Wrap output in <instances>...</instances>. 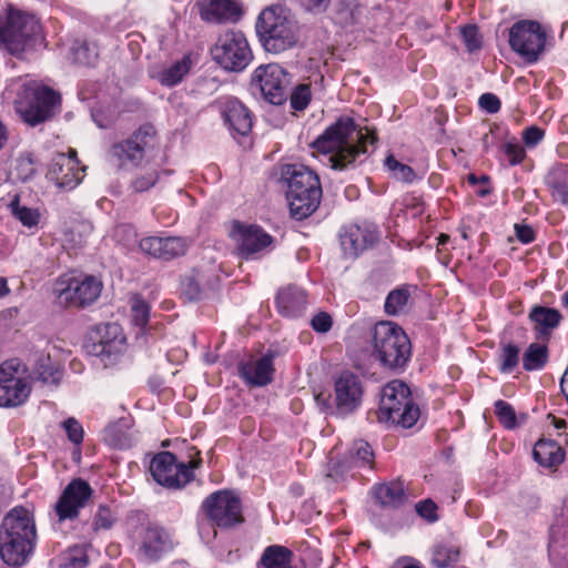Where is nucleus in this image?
I'll use <instances>...</instances> for the list:
<instances>
[{
  "mask_svg": "<svg viewBox=\"0 0 568 568\" xmlns=\"http://www.w3.org/2000/svg\"><path fill=\"white\" fill-rule=\"evenodd\" d=\"M374 130L357 125L353 118L341 116L311 143V148L326 158L325 164L336 171H345L361 163L377 143Z\"/></svg>",
  "mask_w": 568,
  "mask_h": 568,
  "instance_id": "1",
  "label": "nucleus"
},
{
  "mask_svg": "<svg viewBox=\"0 0 568 568\" xmlns=\"http://www.w3.org/2000/svg\"><path fill=\"white\" fill-rule=\"evenodd\" d=\"M255 32L265 51L281 53L295 48L301 40V26L291 8L272 3L261 10Z\"/></svg>",
  "mask_w": 568,
  "mask_h": 568,
  "instance_id": "2",
  "label": "nucleus"
},
{
  "mask_svg": "<svg viewBox=\"0 0 568 568\" xmlns=\"http://www.w3.org/2000/svg\"><path fill=\"white\" fill-rule=\"evenodd\" d=\"M282 175L287 183L286 199L292 216L304 220L312 215L322 199L317 174L303 164H287Z\"/></svg>",
  "mask_w": 568,
  "mask_h": 568,
  "instance_id": "3",
  "label": "nucleus"
},
{
  "mask_svg": "<svg viewBox=\"0 0 568 568\" xmlns=\"http://www.w3.org/2000/svg\"><path fill=\"white\" fill-rule=\"evenodd\" d=\"M156 144L155 128L143 124L128 138L113 142L108 149V159L120 171L138 170L150 163Z\"/></svg>",
  "mask_w": 568,
  "mask_h": 568,
  "instance_id": "4",
  "label": "nucleus"
},
{
  "mask_svg": "<svg viewBox=\"0 0 568 568\" xmlns=\"http://www.w3.org/2000/svg\"><path fill=\"white\" fill-rule=\"evenodd\" d=\"M419 417V407L414 402L412 392L404 382L394 379L382 388L377 412L379 423L410 428Z\"/></svg>",
  "mask_w": 568,
  "mask_h": 568,
  "instance_id": "5",
  "label": "nucleus"
},
{
  "mask_svg": "<svg viewBox=\"0 0 568 568\" xmlns=\"http://www.w3.org/2000/svg\"><path fill=\"white\" fill-rule=\"evenodd\" d=\"M373 353L383 366L403 369L412 356V345L407 334L397 324L382 321L372 329Z\"/></svg>",
  "mask_w": 568,
  "mask_h": 568,
  "instance_id": "6",
  "label": "nucleus"
},
{
  "mask_svg": "<svg viewBox=\"0 0 568 568\" xmlns=\"http://www.w3.org/2000/svg\"><path fill=\"white\" fill-rule=\"evenodd\" d=\"M23 97L16 101V111L27 124L36 126L50 120L58 111L60 94L34 81L23 83Z\"/></svg>",
  "mask_w": 568,
  "mask_h": 568,
  "instance_id": "7",
  "label": "nucleus"
},
{
  "mask_svg": "<svg viewBox=\"0 0 568 568\" xmlns=\"http://www.w3.org/2000/svg\"><path fill=\"white\" fill-rule=\"evenodd\" d=\"M103 284L93 275H63L54 284L53 294L64 307H87L101 295Z\"/></svg>",
  "mask_w": 568,
  "mask_h": 568,
  "instance_id": "8",
  "label": "nucleus"
},
{
  "mask_svg": "<svg viewBox=\"0 0 568 568\" xmlns=\"http://www.w3.org/2000/svg\"><path fill=\"white\" fill-rule=\"evenodd\" d=\"M211 53L221 68L232 72L244 70L252 60V51L244 33L235 30L221 34Z\"/></svg>",
  "mask_w": 568,
  "mask_h": 568,
  "instance_id": "9",
  "label": "nucleus"
},
{
  "mask_svg": "<svg viewBox=\"0 0 568 568\" xmlns=\"http://www.w3.org/2000/svg\"><path fill=\"white\" fill-rule=\"evenodd\" d=\"M200 464L201 459L191 460L187 464L178 463L174 454L161 452L152 458L150 473L159 485L179 489L194 478L193 469L197 468Z\"/></svg>",
  "mask_w": 568,
  "mask_h": 568,
  "instance_id": "10",
  "label": "nucleus"
},
{
  "mask_svg": "<svg viewBox=\"0 0 568 568\" xmlns=\"http://www.w3.org/2000/svg\"><path fill=\"white\" fill-rule=\"evenodd\" d=\"M202 508L212 526L221 529H230L244 521L241 499L231 490L212 493L204 499Z\"/></svg>",
  "mask_w": 568,
  "mask_h": 568,
  "instance_id": "11",
  "label": "nucleus"
},
{
  "mask_svg": "<svg viewBox=\"0 0 568 568\" xmlns=\"http://www.w3.org/2000/svg\"><path fill=\"white\" fill-rule=\"evenodd\" d=\"M230 236L236 243L239 255L244 260L260 258L275 247V239L257 224L235 221Z\"/></svg>",
  "mask_w": 568,
  "mask_h": 568,
  "instance_id": "12",
  "label": "nucleus"
},
{
  "mask_svg": "<svg viewBox=\"0 0 568 568\" xmlns=\"http://www.w3.org/2000/svg\"><path fill=\"white\" fill-rule=\"evenodd\" d=\"M546 32L534 20H520L509 30V45L526 62L535 63L545 50Z\"/></svg>",
  "mask_w": 568,
  "mask_h": 568,
  "instance_id": "13",
  "label": "nucleus"
},
{
  "mask_svg": "<svg viewBox=\"0 0 568 568\" xmlns=\"http://www.w3.org/2000/svg\"><path fill=\"white\" fill-rule=\"evenodd\" d=\"M40 29L34 16L10 9L7 23L2 27V45L11 55L20 58L27 43L40 32Z\"/></svg>",
  "mask_w": 568,
  "mask_h": 568,
  "instance_id": "14",
  "label": "nucleus"
},
{
  "mask_svg": "<svg viewBox=\"0 0 568 568\" xmlns=\"http://www.w3.org/2000/svg\"><path fill=\"white\" fill-rule=\"evenodd\" d=\"M252 83L258 87L267 102L280 105L286 101L291 77L282 65L268 63L255 69Z\"/></svg>",
  "mask_w": 568,
  "mask_h": 568,
  "instance_id": "15",
  "label": "nucleus"
},
{
  "mask_svg": "<svg viewBox=\"0 0 568 568\" xmlns=\"http://www.w3.org/2000/svg\"><path fill=\"white\" fill-rule=\"evenodd\" d=\"M93 489L82 478L72 479L62 490L54 504V514L58 523L74 520L91 500Z\"/></svg>",
  "mask_w": 568,
  "mask_h": 568,
  "instance_id": "16",
  "label": "nucleus"
},
{
  "mask_svg": "<svg viewBox=\"0 0 568 568\" xmlns=\"http://www.w3.org/2000/svg\"><path fill=\"white\" fill-rule=\"evenodd\" d=\"M364 385L359 376L344 371L334 381V405L338 415L353 414L362 405Z\"/></svg>",
  "mask_w": 568,
  "mask_h": 568,
  "instance_id": "17",
  "label": "nucleus"
},
{
  "mask_svg": "<svg viewBox=\"0 0 568 568\" xmlns=\"http://www.w3.org/2000/svg\"><path fill=\"white\" fill-rule=\"evenodd\" d=\"M138 551L148 560H156L172 549L166 531L155 525H142L134 539Z\"/></svg>",
  "mask_w": 568,
  "mask_h": 568,
  "instance_id": "18",
  "label": "nucleus"
},
{
  "mask_svg": "<svg viewBox=\"0 0 568 568\" xmlns=\"http://www.w3.org/2000/svg\"><path fill=\"white\" fill-rule=\"evenodd\" d=\"M189 246V241L180 236H149L140 241L144 253L165 261L184 255Z\"/></svg>",
  "mask_w": 568,
  "mask_h": 568,
  "instance_id": "19",
  "label": "nucleus"
},
{
  "mask_svg": "<svg viewBox=\"0 0 568 568\" xmlns=\"http://www.w3.org/2000/svg\"><path fill=\"white\" fill-rule=\"evenodd\" d=\"M84 170V166L80 168L78 159L59 153L52 160L49 174L57 186L72 190L82 181Z\"/></svg>",
  "mask_w": 568,
  "mask_h": 568,
  "instance_id": "20",
  "label": "nucleus"
},
{
  "mask_svg": "<svg viewBox=\"0 0 568 568\" xmlns=\"http://www.w3.org/2000/svg\"><path fill=\"white\" fill-rule=\"evenodd\" d=\"M377 240L378 235L375 230L359 225L346 226L339 234L342 250L348 258L357 257Z\"/></svg>",
  "mask_w": 568,
  "mask_h": 568,
  "instance_id": "21",
  "label": "nucleus"
},
{
  "mask_svg": "<svg viewBox=\"0 0 568 568\" xmlns=\"http://www.w3.org/2000/svg\"><path fill=\"white\" fill-rule=\"evenodd\" d=\"M273 356L263 355L258 359H248L239 364L240 376L244 382L254 387H261L273 381L274 374Z\"/></svg>",
  "mask_w": 568,
  "mask_h": 568,
  "instance_id": "22",
  "label": "nucleus"
},
{
  "mask_svg": "<svg viewBox=\"0 0 568 568\" xmlns=\"http://www.w3.org/2000/svg\"><path fill=\"white\" fill-rule=\"evenodd\" d=\"M6 537L37 541V529L32 515L24 507H14L2 519Z\"/></svg>",
  "mask_w": 568,
  "mask_h": 568,
  "instance_id": "23",
  "label": "nucleus"
},
{
  "mask_svg": "<svg viewBox=\"0 0 568 568\" xmlns=\"http://www.w3.org/2000/svg\"><path fill=\"white\" fill-rule=\"evenodd\" d=\"M241 14L235 0H204L200 4L201 19L210 23L236 22Z\"/></svg>",
  "mask_w": 568,
  "mask_h": 568,
  "instance_id": "24",
  "label": "nucleus"
},
{
  "mask_svg": "<svg viewBox=\"0 0 568 568\" xmlns=\"http://www.w3.org/2000/svg\"><path fill=\"white\" fill-rule=\"evenodd\" d=\"M528 320L532 324V329L538 339L548 341L552 332L559 327L562 315L552 307L534 305L528 314Z\"/></svg>",
  "mask_w": 568,
  "mask_h": 568,
  "instance_id": "25",
  "label": "nucleus"
},
{
  "mask_svg": "<svg viewBox=\"0 0 568 568\" xmlns=\"http://www.w3.org/2000/svg\"><path fill=\"white\" fill-rule=\"evenodd\" d=\"M36 542L30 539L6 537L2 539V562L20 568L29 560Z\"/></svg>",
  "mask_w": 568,
  "mask_h": 568,
  "instance_id": "26",
  "label": "nucleus"
},
{
  "mask_svg": "<svg viewBox=\"0 0 568 568\" xmlns=\"http://www.w3.org/2000/svg\"><path fill=\"white\" fill-rule=\"evenodd\" d=\"M307 305V296L304 290L290 285L282 288L276 296L278 312L286 317L301 316Z\"/></svg>",
  "mask_w": 568,
  "mask_h": 568,
  "instance_id": "27",
  "label": "nucleus"
},
{
  "mask_svg": "<svg viewBox=\"0 0 568 568\" xmlns=\"http://www.w3.org/2000/svg\"><path fill=\"white\" fill-rule=\"evenodd\" d=\"M230 128L241 135H246L252 129V115L248 109L237 99L231 98L225 102L223 111Z\"/></svg>",
  "mask_w": 568,
  "mask_h": 568,
  "instance_id": "28",
  "label": "nucleus"
},
{
  "mask_svg": "<svg viewBox=\"0 0 568 568\" xmlns=\"http://www.w3.org/2000/svg\"><path fill=\"white\" fill-rule=\"evenodd\" d=\"M546 185L555 202L568 206V164L555 165L546 176Z\"/></svg>",
  "mask_w": 568,
  "mask_h": 568,
  "instance_id": "29",
  "label": "nucleus"
},
{
  "mask_svg": "<svg viewBox=\"0 0 568 568\" xmlns=\"http://www.w3.org/2000/svg\"><path fill=\"white\" fill-rule=\"evenodd\" d=\"M374 496L384 508H398L407 500L404 485L398 480L376 485Z\"/></svg>",
  "mask_w": 568,
  "mask_h": 568,
  "instance_id": "30",
  "label": "nucleus"
},
{
  "mask_svg": "<svg viewBox=\"0 0 568 568\" xmlns=\"http://www.w3.org/2000/svg\"><path fill=\"white\" fill-rule=\"evenodd\" d=\"M32 378H9L2 384V406L17 407L22 405L31 393Z\"/></svg>",
  "mask_w": 568,
  "mask_h": 568,
  "instance_id": "31",
  "label": "nucleus"
},
{
  "mask_svg": "<svg viewBox=\"0 0 568 568\" xmlns=\"http://www.w3.org/2000/svg\"><path fill=\"white\" fill-rule=\"evenodd\" d=\"M192 59L190 54H185L182 59L175 61L170 67L158 71L152 77L163 87L172 88L183 81L185 75L192 69Z\"/></svg>",
  "mask_w": 568,
  "mask_h": 568,
  "instance_id": "32",
  "label": "nucleus"
},
{
  "mask_svg": "<svg viewBox=\"0 0 568 568\" xmlns=\"http://www.w3.org/2000/svg\"><path fill=\"white\" fill-rule=\"evenodd\" d=\"M532 454L535 460L544 467H556L565 459L564 449L552 439H539Z\"/></svg>",
  "mask_w": 568,
  "mask_h": 568,
  "instance_id": "33",
  "label": "nucleus"
},
{
  "mask_svg": "<svg viewBox=\"0 0 568 568\" xmlns=\"http://www.w3.org/2000/svg\"><path fill=\"white\" fill-rule=\"evenodd\" d=\"M293 551L282 545L267 546L257 562V568H294Z\"/></svg>",
  "mask_w": 568,
  "mask_h": 568,
  "instance_id": "34",
  "label": "nucleus"
},
{
  "mask_svg": "<svg viewBox=\"0 0 568 568\" xmlns=\"http://www.w3.org/2000/svg\"><path fill=\"white\" fill-rule=\"evenodd\" d=\"M132 172L134 174L130 180L129 190L134 193H143L151 190L160 179L159 165L154 164L152 159L149 164H144Z\"/></svg>",
  "mask_w": 568,
  "mask_h": 568,
  "instance_id": "35",
  "label": "nucleus"
},
{
  "mask_svg": "<svg viewBox=\"0 0 568 568\" xmlns=\"http://www.w3.org/2000/svg\"><path fill=\"white\" fill-rule=\"evenodd\" d=\"M568 530L561 528H552L548 554L550 560L559 568H568Z\"/></svg>",
  "mask_w": 568,
  "mask_h": 568,
  "instance_id": "36",
  "label": "nucleus"
},
{
  "mask_svg": "<svg viewBox=\"0 0 568 568\" xmlns=\"http://www.w3.org/2000/svg\"><path fill=\"white\" fill-rule=\"evenodd\" d=\"M100 354L112 355L121 353L124 349L125 337L121 332V327L115 324H106L100 331Z\"/></svg>",
  "mask_w": 568,
  "mask_h": 568,
  "instance_id": "37",
  "label": "nucleus"
},
{
  "mask_svg": "<svg viewBox=\"0 0 568 568\" xmlns=\"http://www.w3.org/2000/svg\"><path fill=\"white\" fill-rule=\"evenodd\" d=\"M37 173V161L31 152H21L10 164L8 176L12 181L26 182Z\"/></svg>",
  "mask_w": 568,
  "mask_h": 568,
  "instance_id": "38",
  "label": "nucleus"
},
{
  "mask_svg": "<svg viewBox=\"0 0 568 568\" xmlns=\"http://www.w3.org/2000/svg\"><path fill=\"white\" fill-rule=\"evenodd\" d=\"M12 216L18 220L22 226L32 230L37 229L41 221V213L38 209L20 204L19 195L16 194L8 204Z\"/></svg>",
  "mask_w": 568,
  "mask_h": 568,
  "instance_id": "39",
  "label": "nucleus"
},
{
  "mask_svg": "<svg viewBox=\"0 0 568 568\" xmlns=\"http://www.w3.org/2000/svg\"><path fill=\"white\" fill-rule=\"evenodd\" d=\"M548 357L547 345L531 343L523 354V368L527 372L540 371L548 363Z\"/></svg>",
  "mask_w": 568,
  "mask_h": 568,
  "instance_id": "40",
  "label": "nucleus"
},
{
  "mask_svg": "<svg viewBox=\"0 0 568 568\" xmlns=\"http://www.w3.org/2000/svg\"><path fill=\"white\" fill-rule=\"evenodd\" d=\"M33 371L43 383H57L60 379L58 365L47 353L34 354Z\"/></svg>",
  "mask_w": 568,
  "mask_h": 568,
  "instance_id": "41",
  "label": "nucleus"
},
{
  "mask_svg": "<svg viewBox=\"0 0 568 568\" xmlns=\"http://www.w3.org/2000/svg\"><path fill=\"white\" fill-rule=\"evenodd\" d=\"M409 300L410 293L406 287H398L390 291L385 300V313L389 316H396L404 313Z\"/></svg>",
  "mask_w": 568,
  "mask_h": 568,
  "instance_id": "42",
  "label": "nucleus"
},
{
  "mask_svg": "<svg viewBox=\"0 0 568 568\" xmlns=\"http://www.w3.org/2000/svg\"><path fill=\"white\" fill-rule=\"evenodd\" d=\"M88 564L87 548L80 545L69 547L59 557L60 568H85Z\"/></svg>",
  "mask_w": 568,
  "mask_h": 568,
  "instance_id": "43",
  "label": "nucleus"
},
{
  "mask_svg": "<svg viewBox=\"0 0 568 568\" xmlns=\"http://www.w3.org/2000/svg\"><path fill=\"white\" fill-rule=\"evenodd\" d=\"M374 459V453L371 445L365 440H356L349 450L348 463L352 467L371 466Z\"/></svg>",
  "mask_w": 568,
  "mask_h": 568,
  "instance_id": "44",
  "label": "nucleus"
},
{
  "mask_svg": "<svg viewBox=\"0 0 568 568\" xmlns=\"http://www.w3.org/2000/svg\"><path fill=\"white\" fill-rule=\"evenodd\" d=\"M520 347L514 343L501 345L499 354V369L501 373H511L519 363Z\"/></svg>",
  "mask_w": 568,
  "mask_h": 568,
  "instance_id": "45",
  "label": "nucleus"
},
{
  "mask_svg": "<svg viewBox=\"0 0 568 568\" xmlns=\"http://www.w3.org/2000/svg\"><path fill=\"white\" fill-rule=\"evenodd\" d=\"M130 306L133 323L139 327H145L150 318V305L136 294L131 297Z\"/></svg>",
  "mask_w": 568,
  "mask_h": 568,
  "instance_id": "46",
  "label": "nucleus"
},
{
  "mask_svg": "<svg viewBox=\"0 0 568 568\" xmlns=\"http://www.w3.org/2000/svg\"><path fill=\"white\" fill-rule=\"evenodd\" d=\"M22 377L31 378V375L27 365L20 358L13 357L2 363V384L9 378L18 379Z\"/></svg>",
  "mask_w": 568,
  "mask_h": 568,
  "instance_id": "47",
  "label": "nucleus"
},
{
  "mask_svg": "<svg viewBox=\"0 0 568 568\" xmlns=\"http://www.w3.org/2000/svg\"><path fill=\"white\" fill-rule=\"evenodd\" d=\"M385 166L393 172L394 176L399 181L413 183L417 179L415 171L409 165L400 163L393 155L386 158Z\"/></svg>",
  "mask_w": 568,
  "mask_h": 568,
  "instance_id": "48",
  "label": "nucleus"
},
{
  "mask_svg": "<svg viewBox=\"0 0 568 568\" xmlns=\"http://www.w3.org/2000/svg\"><path fill=\"white\" fill-rule=\"evenodd\" d=\"M312 100L311 85L301 83L294 88L290 97L291 108L295 111H304Z\"/></svg>",
  "mask_w": 568,
  "mask_h": 568,
  "instance_id": "49",
  "label": "nucleus"
},
{
  "mask_svg": "<svg viewBox=\"0 0 568 568\" xmlns=\"http://www.w3.org/2000/svg\"><path fill=\"white\" fill-rule=\"evenodd\" d=\"M494 406H495V414L498 417V420L500 422V424L505 428L513 429L517 426L516 413L509 403H507L503 399H499V400L495 402Z\"/></svg>",
  "mask_w": 568,
  "mask_h": 568,
  "instance_id": "50",
  "label": "nucleus"
},
{
  "mask_svg": "<svg viewBox=\"0 0 568 568\" xmlns=\"http://www.w3.org/2000/svg\"><path fill=\"white\" fill-rule=\"evenodd\" d=\"M457 556V551L445 546H437L433 551L432 564L437 568H446L456 561Z\"/></svg>",
  "mask_w": 568,
  "mask_h": 568,
  "instance_id": "51",
  "label": "nucleus"
},
{
  "mask_svg": "<svg viewBox=\"0 0 568 568\" xmlns=\"http://www.w3.org/2000/svg\"><path fill=\"white\" fill-rule=\"evenodd\" d=\"M113 523L114 517L110 508L104 505H100L93 518V531L99 532L100 530H108L112 527Z\"/></svg>",
  "mask_w": 568,
  "mask_h": 568,
  "instance_id": "52",
  "label": "nucleus"
},
{
  "mask_svg": "<svg viewBox=\"0 0 568 568\" xmlns=\"http://www.w3.org/2000/svg\"><path fill=\"white\" fill-rule=\"evenodd\" d=\"M463 41L469 52L476 51L481 47V37L477 26L467 24L460 28Z\"/></svg>",
  "mask_w": 568,
  "mask_h": 568,
  "instance_id": "53",
  "label": "nucleus"
},
{
  "mask_svg": "<svg viewBox=\"0 0 568 568\" xmlns=\"http://www.w3.org/2000/svg\"><path fill=\"white\" fill-rule=\"evenodd\" d=\"M357 3L355 0H337L335 3V11L337 19L341 23H352L355 17Z\"/></svg>",
  "mask_w": 568,
  "mask_h": 568,
  "instance_id": "54",
  "label": "nucleus"
},
{
  "mask_svg": "<svg viewBox=\"0 0 568 568\" xmlns=\"http://www.w3.org/2000/svg\"><path fill=\"white\" fill-rule=\"evenodd\" d=\"M62 427L71 443L74 445H80L82 443L84 434L83 427L74 417L67 418L62 423Z\"/></svg>",
  "mask_w": 568,
  "mask_h": 568,
  "instance_id": "55",
  "label": "nucleus"
},
{
  "mask_svg": "<svg viewBox=\"0 0 568 568\" xmlns=\"http://www.w3.org/2000/svg\"><path fill=\"white\" fill-rule=\"evenodd\" d=\"M418 516L428 523H436L438 520V507L432 499H425L415 505Z\"/></svg>",
  "mask_w": 568,
  "mask_h": 568,
  "instance_id": "56",
  "label": "nucleus"
},
{
  "mask_svg": "<svg viewBox=\"0 0 568 568\" xmlns=\"http://www.w3.org/2000/svg\"><path fill=\"white\" fill-rule=\"evenodd\" d=\"M182 293L189 301H195L201 297L202 291L194 277L186 276L182 281Z\"/></svg>",
  "mask_w": 568,
  "mask_h": 568,
  "instance_id": "57",
  "label": "nucleus"
},
{
  "mask_svg": "<svg viewBox=\"0 0 568 568\" xmlns=\"http://www.w3.org/2000/svg\"><path fill=\"white\" fill-rule=\"evenodd\" d=\"M505 154L510 165L520 164L526 158L524 148L518 143L508 142L505 144Z\"/></svg>",
  "mask_w": 568,
  "mask_h": 568,
  "instance_id": "58",
  "label": "nucleus"
},
{
  "mask_svg": "<svg viewBox=\"0 0 568 568\" xmlns=\"http://www.w3.org/2000/svg\"><path fill=\"white\" fill-rule=\"evenodd\" d=\"M352 468L353 467L348 463V460L331 462L328 464L327 477L332 478L335 481H338L341 479H344L345 474L348 473Z\"/></svg>",
  "mask_w": 568,
  "mask_h": 568,
  "instance_id": "59",
  "label": "nucleus"
},
{
  "mask_svg": "<svg viewBox=\"0 0 568 568\" xmlns=\"http://www.w3.org/2000/svg\"><path fill=\"white\" fill-rule=\"evenodd\" d=\"M333 325L332 317L326 312L317 313L311 321L312 328L317 333H327Z\"/></svg>",
  "mask_w": 568,
  "mask_h": 568,
  "instance_id": "60",
  "label": "nucleus"
},
{
  "mask_svg": "<svg viewBox=\"0 0 568 568\" xmlns=\"http://www.w3.org/2000/svg\"><path fill=\"white\" fill-rule=\"evenodd\" d=\"M544 136L545 131L535 125L527 128L523 132V141L527 148L536 146L539 142H541Z\"/></svg>",
  "mask_w": 568,
  "mask_h": 568,
  "instance_id": "61",
  "label": "nucleus"
},
{
  "mask_svg": "<svg viewBox=\"0 0 568 568\" xmlns=\"http://www.w3.org/2000/svg\"><path fill=\"white\" fill-rule=\"evenodd\" d=\"M479 106L488 113H496L499 111L501 103L497 95L493 93H484L479 98Z\"/></svg>",
  "mask_w": 568,
  "mask_h": 568,
  "instance_id": "62",
  "label": "nucleus"
},
{
  "mask_svg": "<svg viewBox=\"0 0 568 568\" xmlns=\"http://www.w3.org/2000/svg\"><path fill=\"white\" fill-rule=\"evenodd\" d=\"M515 232L517 239L524 244L531 243L535 240V232L529 225L515 224Z\"/></svg>",
  "mask_w": 568,
  "mask_h": 568,
  "instance_id": "63",
  "label": "nucleus"
},
{
  "mask_svg": "<svg viewBox=\"0 0 568 568\" xmlns=\"http://www.w3.org/2000/svg\"><path fill=\"white\" fill-rule=\"evenodd\" d=\"M103 438L109 445H111L113 447L122 446V439L120 436L116 435V426L115 425H110L104 428Z\"/></svg>",
  "mask_w": 568,
  "mask_h": 568,
  "instance_id": "64",
  "label": "nucleus"
}]
</instances>
